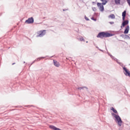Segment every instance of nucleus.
Returning a JSON list of instances; mask_svg holds the SVG:
<instances>
[{
  "label": "nucleus",
  "mask_w": 130,
  "mask_h": 130,
  "mask_svg": "<svg viewBox=\"0 0 130 130\" xmlns=\"http://www.w3.org/2000/svg\"><path fill=\"white\" fill-rule=\"evenodd\" d=\"M113 35L109 34V32H105L104 31L101 32L99 33V34L97 35L96 37L97 38H105L106 37H111V36H113Z\"/></svg>",
  "instance_id": "nucleus-1"
},
{
  "label": "nucleus",
  "mask_w": 130,
  "mask_h": 130,
  "mask_svg": "<svg viewBox=\"0 0 130 130\" xmlns=\"http://www.w3.org/2000/svg\"><path fill=\"white\" fill-rule=\"evenodd\" d=\"M112 115L116 119L115 121H117L118 125H119V126H121V125H122V120H121V118H120L119 115H116L114 113H112Z\"/></svg>",
  "instance_id": "nucleus-2"
},
{
  "label": "nucleus",
  "mask_w": 130,
  "mask_h": 130,
  "mask_svg": "<svg viewBox=\"0 0 130 130\" xmlns=\"http://www.w3.org/2000/svg\"><path fill=\"white\" fill-rule=\"evenodd\" d=\"M36 37H43L45 34H46V30H40L37 32Z\"/></svg>",
  "instance_id": "nucleus-3"
},
{
  "label": "nucleus",
  "mask_w": 130,
  "mask_h": 130,
  "mask_svg": "<svg viewBox=\"0 0 130 130\" xmlns=\"http://www.w3.org/2000/svg\"><path fill=\"white\" fill-rule=\"evenodd\" d=\"M123 73L126 77H129L130 78V72L125 67H123Z\"/></svg>",
  "instance_id": "nucleus-4"
},
{
  "label": "nucleus",
  "mask_w": 130,
  "mask_h": 130,
  "mask_svg": "<svg viewBox=\"0 0 130 130\" xmlns=\"http://www.w3.org/2000/svg\"><path fill=\"white\" fill-rule=\"evenodd\" d=\"M25 23L26 24H32V23H34V18L33 17L29 18L25 21Z\"/></svg>",
  "instance_id": "nucleus-5"
},
{
  "label": "nucleus",
  "mask_w": 130,
  "mask_h": 130,
  "mask_svg": "<svg viewBox=\"0 0 130 130\" xmlns=\"http://www.w3.org/2000/svg\"><path fill=\"white\" fill-rule=\"evenodd\" d=\"M97 6L98 8H99V10L101 11V12H103L104 11V6H103V5L100 3H98Z\"/></svg>",
  "instance_id": "nucleus-6"
},
{
  "label": "nucleus",
  "mask_w": 130,
  "mask_h": 130,
  "mask_svg": "<svg viewBox=\"0 0 130 130\" xmlns=\"http://www.w3.org/2000/svg\"><path fill=\"white\" fill-rule=\"evenodd\" d=\"M47 56H46V57H39L38 58H37L35 60H34L30 64V66H32V63H34V62H35V61H39V60H41V59H43V58H46V57Z\"/></svg>",
  "instance_id": "nucleus-7"
},
{
  "label": "nucleus",
  "mask_w": 130,
  "mask_h": 130,
  "mask_svg": "<svg viewBox=\"0 0 130 130\" xmlns=\"http://www.w3.org/2000/svg\"><path fill=\"white\" fill-rule=\"evenodd\" d=\"M128 24V20H125L122 22V25H121V28H122V27H124Z\"/></svg>",
  "instance_id": "nucleus-8"
},
{
  "label": "nucleus",
  "mask_w": 130,
  "mask_h": 130,
  "mask_svg": "<svg viewBox=\"0 0 130 130\" xmlns=\"http://www.w3.org/2000/svg\"><path fill=\"white\" fill-rule=\"evenodd\" d=\"M128 31H129V25H127L124 31V34H127V33H128Z\"/></svg>",
  "instance_id": "nucleus-9"
},
{
  "label": "nucleus",
  "mask_w": 130,
  "mask_h": 130,
  "mask_svg": "<svg viewBox=\"0 0 130 130\" xmlns=\"http://www.w3.org/2000/svg\"><path fill=\"white\" fill-rule=\"evenodd\" d=\"M53 62H54V65L57 68H58V67L60 66L59 64V62H57L56 60H53Z\"/></svg>",
  "instance_id": "nucleus-10"
},
{
  "label": "nucleus",
  "mask_w": 130,
  "mask_h": 130,
  "mask_svg": "<svg viewBox=\"0 0 130 130\" xmlns=\"http://www.w3.org/2000/svg\"><path fill=\"white\" fill-rule=\"evenodd\" d=\"M115 61H116V62H117L119 66L122 67V68H123V63L118 61V59H117V60H115Z\"/></svg>",
  "instance_id": "nucleus-11"
},
{
  "label": "nucleus",
  "mask_w": 130,
  "mask_h": 130,
  "mask_svg": "<svg viewBox=\"0 0 130 130\" xmlns=\"http://www.w3.org/2000/svg\"><path fill=\"white\" fill-rule=\"evenodd\" d=\"M108 55L110 56L111 58H112L114 60H117V59L116 58H115L114 56H112L111 54L108 53Z\"/></svg>",
  "instance_id": "nucleus-12"
},
{
  "label": "nucleus",
  "mask_w": 130,
  "mask_h": 130,
  "mask_svg": "<svg viewBox=\"0 0 130 130\" xmlns=\"http://www.w3.org/2000/svg\"><path fill=\"white\" fill-rule=\"evenodd\" d=\"M102 2V5H105L107 4V1L106 0H101Z\"/></svg>",
  "instance_id": "nucleus-13"
},
{
  "label": "nucleus",
  "mask_w": 130,
  "mask_h": 130,
  "mask_svg": "<svg viewBox=\"0 0 130 130\" xmlns=\"http://www.w3.org/2000/svg\"><path fill=\"white\" fill-rule=\"evenodd\" d=\"M109 18H111L112 19H115V15H114V14H111L109 16Z\"/></svg>",
  "instance_id": "nucleus-14"
},
{
  "label": "nucleus",
  "mask_w": 130,
  "mask_h": 130,
  "mask_svg": "<svg viewBox=\"0 0 130 130\" xmlns=\"http://www.w3.org/2000/svg\"><path fill=\"white\" fill-rule=\"evenodd\" d=\"M122 37H123V38H126V39H129V36H128L127 35H125L124 36H121Z\"/></svg>",
  "instance_id": "nucleus-15"
},
{
  "label": "nucleus",
  "mask_w": 130,
  "mask_h": 130,
  "mask_svg": "<svg viewBox=\"0 0 130 130\" xmlns=\"http://www.w3.org/2000/svg\"><path fill=\"white\" fill-rule=\"evenodd\" d=\"M111 110H112L114 113H117V111L114 109V108L112 107L111 108Z\"/></svg>",
  "instance_id": "nucleus-16"
},
{
  "label": "nucleus",
  "mask_w": 130,
  "mask_h": 130,
  "mask_svg": "<svg viewBox=\"0 0 130 130\" xmlns=\"http://www.w3.org/2000/svg\"><path fill=\"white\" fill-rule=\"evenodd\" d=\"M125 16H126V11L125 10L122 12V17H125Z\"/></svg>",
  "instance_id": "nucleus-17"
},
{
  "label": "nucleus",
  "mask_w": 130,
  "mask_h": 130,
  "mask_svg": "<svg viewBox=\"0 0 130 130\" xmlns=\"http://www.w3.org/2000/svg\"><path fill=\"white\" fill-rule=\"evenodd\" d=\"M78 40L80 41H85V39L84 38H83V37H80L79 38H78Z\"/></svg>",
  "instance_id": "nucleus-18"
},
{
  "label": "nucleus",
  "mask_w": 130,
  "mask_h": 130,
  "mask_svg": "<svg viewBox=\"0 0 130 130\" xmlns=\"http://www.w3.org/2000/svg\"><path fill=\"white\" fill-rule=\"evenodd\" d=\"M115 2L117 5L120 4V0H115Z\"/></svg>",
  "instance_id": "nucleus-19"
},
{
  "label": "nucleus",
  "mask_w": 130,
  "mask_h": 130,
  "mask_svg": "<svg viewBox=\"0 0 130 130\" xmlns=\"http://www.w3.org/2000/svg\"><path fill=\"white\" fill-rule=\"evenodd\" d=\"M84 88H86V87H78L77 88L78 90H83Z\"/></svg>",
  "instance_id": "nucleus-20"
},
{
  "label": "nucleus",
  "mask_w": 130,
  "mask_h": 130,
  "mask_svg": "<svg viewBox=\"0 0 130 130\" xmlns=\"http://www.w3.org/2000/svg\"><path fill=\"white\" fill-rule=\"evenodd\" d=\"M92 9L93 12H96V8L93 7Z\"/></svg>",
  "instance_id": "nucleus-21"
},
{
  "label": "nucleus",
  "mask_w": 130,
  "mask_h": 130,
  "mask_svg": "<svg viewBox=\"0 0 130 130\" xmlns=\"http://www.w3.org/2000/svg\"><path fill=\"white\" fill-rule=\"evenodd\" d=\"M85 19L86 21H89V18H88V17H87L86 16H85Z\"/></svg>",
  "instance_id": "nucleus-22"
},
{
  "label": "nucleus",
  "mask_w": 130,
  "mask_h": 130,
  "mask_svg": "<svg viewBox=\"0 0 130 130\" xmlns=\"http://www.w3.org/2000/svg\"><path fill=\"white\" fill-rule=\"evenodd\" d=\"M122 20L123 21H125V16H122Z\"/></svg>",
  "instance_id": "nucleus-23"
},
{
  "label": "nucleus",
  "mask_w": 130,
  "mask_h": 130,
  "mask_svg": "<svg viewBox=\"0 0 130 130\" xmlns=\"http://www.w3.org/2000/svg\"><path fill=\"white\" fill-rule=\"evenodd\" d=\"M109 23H110V24H111V25H112V24H114V22H110Z\"/></svg>",
  "instance_id": "nucleus-24"
},
{
  "label": "nucleus",
  "mask_w": 130,
  "mask_h": 130,
  "mask_svg": "<svg viewBox=\"0 0 130 130\" xmlns=\"http://www.w3.org/2000/svg\"><path fill=\"white\" fill-rule=\"evenodd\" d=\"M71 57L67 58V59H68V60H71Z\"/></svg>",
  "instance_id": "nucleus-25"
},
{
  "label": "nucleus",
  "mask_w": 130,
  "mask_h": 130,
  "mask_svg": "<svg viewBox=\"0 0 130 130\" xmlns=\"http://www.w3.org/2000/svg\"><path fill=\"white\" fill-rule=\"evenodd\" d=\"M91 20H93V21H96L95 19H94V18L92 17Z\"/></svg>",
  "instance_id": "nucleus-26"
},
{
  "label": "nucleus",
  "mask_w": 130,
  "mask_h": 130,
  "mask_svg": "<svg viewBox=\"0 0 130 130\" xmlns=\"http://www.w3.org/2000/svg\"><path fill=\"white\" fill-rule=\"evenodd\" d=\"M99 50H100V51H102V52H103V50L100 49H99Z\"/></svg>",
  "instance_id": "nucleus-27"
},
{
  "label": "nucleus",
  "mask_w": 130,
  "mask_h": 130,
  "mask_svg": "<svg viewBox=\"0 0 130 130\" xmlns=\"http://www.w3.org/2000/svg\"><path fill=\"white\" fill-rule=\"evenodd\" d=\"M96 48H98V49H100L99 47H98V46L96 47Z\"/></svg>",
  "instance_id": "nucleus-28"
},
{
  "label": "nucleus",
  "mask_w": 130,
  "mask_h": 130,
  "mask_svg": "<svg viewBox=\"0 0 130 130\" xmlns=\"http://www.w3.org/2000/svg\"><path fill=\"white\" fill-rule=\"evenodd\" d=\"M23 63H26V62L24 61V62H23Z\"/></svg>",
  "instance_id": "nucleus-29"
},
{
  "label": "nucleus",
  "mask_w": 130,
  "mask_h": 130,
  "mask_svg": "<svg viewBox=\"0 0 130 130\" xmlns=\"http://www.w3.org/2000/svg\"><path fill=\"white\" fill-rule=\"evenodd\" d=\"M86 43H88V41H86Z\"/></svg>",
  "instance_id": "nucleus-30"
},
{
  "label": "nucleus",
  "mask_w": 130,
  "mask_h": 130,
  "mask_svg": "<svg viewBox=\"0 0 130 130\" xmlns=\"http://www.w3.org/2000/svg\"><path fill=\"white\" fill-rule=\"evenodd\" d=\"M12 64H15V63H13Z\"/></svg>",
  "instance_id": "nucleus-31"
},
{
  "label": "nucleus",
  "mask_w": 130,
  "mask_h": 130,
  "mask_svg": "<svg viewBox=\"0 0 130 130\" xmlns=\"http://www.w3.org/2000/svg\"><path fill=\"white\" fill-rule=\"evenodd\" d=\"M106 49L107 50V48H106Z\"/></svg>",
  "instance_id": "nucleus-32"
}]
</instances>
